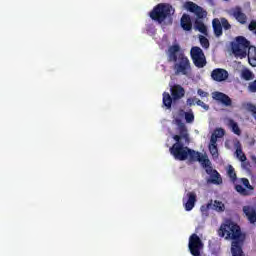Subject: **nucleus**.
I'll use <instances>...</instances> for the list:
<instances>
[{"instance_id": "nucleus-3", "label": "nucleus", "mask_w": 256, "mask_h": 256, "mask_svg": "<svg viewBox=\"0 0 256 256\" xmlns=\"http://www.w3.org/2000/svg\"><path fill=\"white\" fill-rule=\"evenodd\" d=\"M231 50L238 59L248 57V62L252 67H256V48L251 46V42L244 36L236 37V41L231 43Z\"/></svg>"}, {"instance_id": "nucleus-12", "label": "nucleus", "mask_w": 256, "mask_h": 256, "mask_svg": "<svg viewBox=\"0 0 256 256\" xmlns=\"http://www.w3.org/2000/svg\"><path fill=\"white\" fill-rule=\"evenodd\" d=\"M186 9L187 11H190V13H194L198 20L205 19V17H207V11L194 2H187Z\"/></svg>"}, {"instance_id": "nucleus-35", "label": "nucleus", "mask_w": 256, "mask_h": 256, "mask_svg": "<svg viewBox=\"0 0 256 256\" xmlns=\"http://www.w3.org/2000/svg\"><path fill=\"white\" fill-rule=\"evenodd\" d=\"M248 29L249 31H256V20H251V22L248 25Z\"/></svg>"}, {"instance_id": "nucleus-34", "label": "nucleus", "mask_w": 256, "mask_h": 256, "mask_svg": "<svg viewBox=\"0 0 256 256\" xmlns=\"http://www.w3.org/2000/svg\"><path fill=\"white\" fill-rule=\"evenodd\" d=\"M188 107H193V105H195V103H197V98H188L186 101Z\"/></svg>"}, {"instance_id": "nucleus-26", "label": "nucleus", "mask_w": 256, "mask_h": 256, "mask_svg": "<svg viewBox=\"0 0 256 256\" xmlns=\"http://www.w3.org/2000/svg\"><path fill=\"white\" fill-rule=\"evenodd\" d=\"M213 206V200H210L208 203H207V205L205 206V205H203V206H201V208H200V211H201V213L203 214V215H209V209H211V207Z\"/></svg>"}, {"instance_id": "nucleus-30", "label": "nucleus", "mask_w": 256, "mask_h": 256, "mask_svg": "<svg viewBox=\"0 0 256 256\" xmlns=\"http://www.w3.org/2000/svg\"><path fill=\"white\" fill-rule=\"evenodd\" d=\"M236 155L242 163L247 161V156H245V154H243V150L241 148L236 149Z\"/></svg>"}, {"instance_id": "nucleus-23", "label": "nucleus", "mask_w": 256, "mask_h": 256, "mask_svg": "<svg viewBox=\"0 0 256 256\" xmlns=\"http://www.w3.org/2000/svg\"><path fill=\"white\" fill-rule=\"evenodd\" d=\"M179 115L181 117H183L184 115L186 123H193V121H195V115L193 114V110H190L189 112H185V110L180 109Z\"/></svg>"}, {"instance_id": "nucleus-6", "label": "nucleus", "mask_w": 256, "mask_h": 256, "mask_svg": "<svg viewBox=\"0 0 256 256\" xmlns=\"http://www.w3.org/2000/svg\"><path fill=\"white\" fill-rule=\"evenodd\" d=\"M175 14V9L173 6L167 3H160L156 5L151 12L149 13L150 19L152 21H156V23H164L166 19H173V15Z\"/></svg>"}, {"instance_id": "nucleus-17", "label": "nucleus", "mask_w": 256, "mask_h": 256, "mask_svg": "<svg viewBox=\"0 0 256 256\" xmlns=\"http://www.w3.org/2000/svg\"><path fill=\"white\" fill-rule=\"evenodd\" d=\"M187 200L183 198V203L186 211H193L195 203H197V194L195 192H188L186 194Z\"/></svg>"}, {"instance_id": "nucleus-31", "label": "nucleus", "mask_w": 256, "mask_h": 256, "mask_svg": "<svg viewBox=\"0 0 256 256\" xmlns=\"http://www.w3.org/2000/svg\"><path fill=\"white\" fill-rule=\"evenodd\" d=\"M196 105H198V107H202V109L205 111H209V105L205 104V102L201 101L200 99L196 98Z\"/></svg>"}, {"instance_id": "nucleus-37", "label": "nucleus", "mask_w": 256, "mask_h": 256, "mask_svg": "<svg viewBox=\"0 0 256 256\" xmlns=\"http://www.w3.org/2000/svg\"><path fill=\"white\" fill-rule=\"evenodd\" d=\"M210 3H212L213 0H208Z\"/></svg>"}, {"instance_id": "nucleus-33", "label": "nucleus", "mask_w": 256, "mask_h": 256, "mask_svg": "<svg viewBox=\"0 0 256 256\" xmlns=\"http://www.w3.org/2000/svg\"><path fill=\"white\" fill-rule=\"evenodd\" d=\"M248 89L251 93H256V79L249 84Z\"/></svg>"}, {"instance_id": "nucleus-20", "label": "nucleus", "mask_w": 256, "mask_h": 256, "mask_svg": "<svg viewBox=\"0 0 256 256\" xmlns=\"http://www.w3.org/2000/svg\"><path fill=\"white\" fill-rule=\"evenodd\" d=\"M212 27L215 37H221V35H223V26L218 18L213 19Z\"/></svg>"}, {"instance_id": "nucleus-25", "label": "nucleus", "mask_w": 256, "mask_h": 256, "mask_svg": "<svg viewBox=\"0 0 256 256\" xmlns=\"http://www.w3.org/2000/svg\"><path fill=\"white\" fill-rule=\"evenodd\" d=\"M228 127L230 129H232V132L235 135H241V128H239V124H237V122H235V120L233 119H228Z\"/></svg>"}, {"instance_id": "nucleus-7", "label": "nucleus", "mask_w": 256, "mask_h": 256, "mask_svg": "<svg viewBox=\"0 0 256 256\" xmlns=\"http://www.w3.org/2000/svg\"><path fill=\"white\" fill-rule=\"evenodd\" d=\"M190 57L197 69H203V67L207 66V58L205 57V53L203 52V49H201V47H192L190 50Z\"/></svg>"}, {"instance_id": "nucleus-11", "label": "nucleus", "mask_w": 256, "mask_h": 256, "mask_svg": "<svg viewBox=\"0 0 256 256\" xmlns=\"http://www.w3.org/2000/svg\"><path fill=\"white\" fill-rule=\"evenodd\" d=\"M204 169L207 175H210L208 183H212L213 185H221V183H223V178H221V174H219L217 170L213 169V166H211V162L209 166H204Z\"/></svg>"}, {"instance_id": "nucleus-29", "label": "nucleus", "mask_w": 256, "mask_h": 256, "mask_svg": "<svg viewBox=\"0 0 256 256\" xmlns=\"http://www.w3.org/2000/svg\"><path fill=\"white\" fill-rule=\"evenodd\" d=\"M242 77L245 79V81H251V79H253V72L246 69L242 71Z\"/></svg>"}, {"instance_id": "nucleus-32", "label": "nucleus", "mask_w": 256, "mask_h": 256, "mask_svg": "<svg viewBox=\"0 0 256 256\" xmlns=\"http://www.w3.org/2000/svg\"><path fill=\"white\" fill-rule=\"evenodd\" d=\"M247 109L252 113L254 119H256V106L253 104H247Z\"/></svg>"}, {"instance_id": "nucleus-13", "label": "nucleus", "mask_w": 256, "mask_h": 256, "mask_svg": "<svg viewBox=\"0 0 256 256\" xmlns=\"http://www.w3.org/2000/svg\"><path fill=\"white\" fill-rule=\"evenodd\" d=\"M230 15L236 19L240 25H245L247 23V14L243 12V8L236 6L230 10Z\"/></svg>"}, {"instance_id": "nucleus-16", "label": "nucleus", "mask_w": 256, "mask_h": 256, "mask_svg": "<svg viewBox=\"0 0 256 256\" xmlns=\"http://www.w3.org/2000/svg\"><path fill=\"white\" fill-rule=\"evenodd\" d=\"M212 99L219 101L222 105H225V107H231V105H233L231 98L223 92H213Z\"/></svg>"}, {"instance_id": "nucleus-24", "label": "nucleus", "mask_w": 256, "mask_h": 256, "mask_svg": "<svg viewBox=\"0 0 256 256\" xmlns=\"http://www.w3.org/2000/svg\"><path fill=\"white\" fill-rule=\"evenodd\" d=\"M212 211H216L217 213H223L225 211V204L219 200H212Z\"/></svg>"}, {"instance_id": "nucleus-9", "label": "nucleus", "mask_w": 256, "mask_h": 256, "mask_svg": "<svg viewBox=\"0 0 256 256\" xmlns=\"http://www.w3.org/2000/svg\"><path fill=\"white\" fill-rule=\"evenodd\" d=\"M203 240L196 233L189 237L188 249L192 256H201V250L203 249Z\"/></svg>"}, {"instance_id": "nucleus-15", "label": "nucleus", "mask_w": 256, "mask_h": 256, "mask_svg": "<svg viewBox=\"0 0 256 256\" xmlns=\"http://www.w3.org/2000/svg\"><path fill=\"white\" fill-rule=\"evenodd\" d=\"M170 93L172 96L173 101H179L185 97V88L179 84H174L170 88Z\"/></svg>"}, {"instance_id": "nucleus-1", "label": "nucleus", "mask_w": 256, "mask_h": 256, "mask_svg": "<svg viewBox=\"0 0 256 256\" xmlns=\"http://www.w3.org/2000/svg\"><path fill=\"white\" fill-rule=\"evenodd\" d=\"M218 235L219 237L232 240V256H245V253L243 252V243H245L247 235L241 231L240 225L231 220H227L225 223L221 224L218 229Z\"/></svg>"}, {"instance_id": "nucleus-14", "label": "nucleus", "mask_w": 256, "mask_h": 256, "mask_svg": "<svg viewBox=\"0 0 256 256\" xmlns=\"http://www.w3.org/2000/svg\"><path fill=\"white\" fill-rule=\"evenodd\" d=\"M211 78L213 79V81H217L218 83H221L229 79V72H227V70L223 68H215L211 72Z\"/></svg>"}, {"instance_id": "nucleus-19", "label": "nucleus", "mask_w": 256, "mask_h": 256, "mask_svg": "<svg viewBox=\"0 0 256 256\" xmlns=\"http://www.w3.org/2000/svg\"><path fill=\"white\" fill-rule=\"evenodd\" d=\"M243 213L244 215H246L250 223H256V211L255 208H253V206H244Z\"/></svg>"}, {"instance_id": "nucleus-18", "label": "nucleus", "mask_w": 256, "mask_h": 256, "mask_svg": "<svg viewBox=\"0 0 256 256\" xmlns=\"http://www.w3.org/2000/svg\"><path fill=\"white\" fill-rule=\"evenodd\" d=\"M180 25L184 31H191L193 29V22L189 14H183L180 19Z\"/></svg>"}, {"instance_id": "nucleus-21", "label": "nucleus", "mask_w": 256, "mask_h": 256, "mask_svg": "<svg viewBox=\"0 0 256 256\" xmlns=\"http://www.w3.org/2000/svg\"><path fill=\"white\" fill-rule=\"evenodd\" d=\"M194 29L195 31H199L202 35H208L207 33V26L203 22V20L196 19L194 22Z\"/></svg>"}, {"instance_id": "nucleus-5", "label": "nucleus", "mask_w": 256, "mask_h": 256, "mask_svg": "<svg viewBox=\"0 0 256 256\" xmlns=\"http://www.w3.org/2000/svg\"><path fill=\"white\" fill-rule=\"evenodd\" d=\"M227 175L231 183H233L235 191L239 195H241L242 197H249L250 195H253L255 187L251 185L249 179L247 178L237 179V173H235V168H233V166H228Z\"/></svg>"}, {"instance_id": "nucleus-2", "label": "nucleus", "mask_w": 256, "mask_h": 256, "mask_svg": "<svg viewBox=\"0 0 256 256\" xmlns=\"http://www.w3.org/2000/svg\"><path fill=\"white\" fill-rule=\"evenodd\" d=\"M175 123L179 127V134L172 136L175 143L170 147L169 151L176 161H187V151L189 150V147L185 145L191 143L189 132L181 119L176 118Z\"/></svg>"}, {"instance_id": "nucleus-8", "label": "nucleus", "mask_w": 256, "mask_h": 256, "mask_svg": "<svg viewBox=\"0 0 256 256\" xmlns=\"http://www.w3.org/2000/svg\"><path fill=\"white\" fill-rule=\"evenodd\" d=\"M222 137H225V129L223 128H216L214 130V133L211 135L208 149L213 159H219V148H217V139H221Z\"/></svg>"}, {"instance_id": "nucleus-27", "label": "nucleus", "mask_w": 256, "mask_h": 256, "mask_svg": "<svg viewBox=\"0 0 256 256\" xmlns=\"http://www.w3.org/2000/svg\"><path fill=\"white\" fill-rule=\"evenodd\" d=\"M199 41H200V45H201V47H203V49H209V39H207V37L200 35Z\"/></svg>"}, {"instance_id": "nucleus-4", "label": "nucleus", "mask_w": 256, "mask_h": 256, "mask_svg": "<svg viewBox=\"0 0 256 256\" xmlns=\"http://www.w3.org/2000/svg\"><path fill=\"white\" fill-rule=\"evenodd\" d=\"M168 61H173L174 64V71L176 75H189L191 73V61L189 58L185 56L184 53H180L177 57V53L181 51V47L179 45H172L168 49Z\"/></svg>"}, {"instance_id": "nucleus-28", "label": "nucleus", "mask_w": 256, "mask_h": 256, "mask_svg": "<svg viewBox=\"0 0 256 256\" xmlns=\"http://www.w3.org/2000/svg\"><path fill=\"white\" fill-rule=\"evenodd\" d=\"M220 23L225 31H229V29H231V24L227 18H220Z\"/></svg>"}, {"instance_id": "nucleus-36", "label": "nucleus", "mask_w": 256, "mask_h": 256, "mask_svg": "<svg viewBox=\"0 0 256 256\" xmlns=\"http://www.w3.org/2000/svg\"><path fill=\"white\" fill-rule=\"evenodd\" d=\"M197 93H198V95H199V97H209V93H207V92H205L203 89H198L197 90Z\"/></svg>"}, {"instance_id": "nucleus-22", "label": "nucleus", "mask_w": 256, "mask_h": 256, "mask_svg": "<svg viewBox=\"0 0 256 256\" xmlns=\"http://www.w3.org/2000/svg\"><path fill=\"white\" fill-rule=\"evenodd\" d=\"M162 103L164 105V107H166V109H171L172 105H173V96H171V94H169V92H164L162 94Z\"/></svg>"}, {"instance_id": "nucleus-10", "label": "nucleus", "mask_w": 256, "mask_h": 256, "mask_svg": "<svg viewBox=\"0 0 256 256\" xmlns=\"http://www.w3.org/2000/svg\"><path fill=\"white\" fill-rule=\"evenodd\" d=\"M187 153V159L191 161L192 163H195L198 161V163H201L202 167H209L211 164V160H209V157L206 154H202L201 152H197L191 148H188Z\"/></svg>"}]
</instances>
